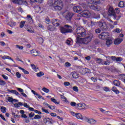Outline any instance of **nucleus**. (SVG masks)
<instances>
[{
    "label": "nucleus",
    "mask_w": 125,
    "mask_h": 125,
    "mask_svg": "<svg viewBox=\"0 0 125 125\" xmlns=\"http://www.w3.org/2000/svg\"><path fill=\"white\" fill-rule=\"evenodd\" d=\"M35 116V113L34 112H31L29 114V118H33Z\"/></svg>",
    "instance_id": "57"
},
{
    "label": "nucleus",
    "mask_w": 125,
    "mask_h": 125,
    "mask_svg": "<svg viewBox=\"0 0 125 125\" xmlns=\"http://www.w3.org/2000/svg\"><path fill=\"white\" fill-rule=\"evenodd\" d=\"M42 90L44 92H45V93H48V92H49V89L45 88V87H43V88L42 89Z\"/></svg>",
    "instance_id": "41"
},
{
    "label": "nucleus",
    "mask_w": 125,
    "mask_h": 125,
    "mask_svg": "<svg viewBox=\"0 0 125 125\" xmlns=\"http://www.w3.org/2000/svg\"><path fill=\"white\" fill-rule=\"evenodd\" d=\"M64 84L65 86H69L70 83L68 82H65L64 83Z\"/></svg>",
    "instance_id": "58"
},
{
    "label": "nucleus",
    "mask_w": 125,
    "mask_h": 125,
    "mask_svg": "<svg viewBox=\"0 0 125 125\" xmlns=\"http://www.w3.org/2000/svg\"><path fill=\"white\" fill-rule=\"evenodd\" d=\"M84 120L85 122H87V123L91 125H95V124H96V120L92 118H88L86 117H84Z\"/></svg>",
    "instance_id": "10"
},
{
    "label": "nucleus",
    "mask_w": 125,
    "mask_h": 125,
    "mask_svg": "<svg viewBox=\"0 0 125 125\" xmlns=\"http://www.w3.org/2000/svg\"><path fill=\"white\" fill-rule=\"evenodd\" d=\"M98 25L102 30H107V28H108V24L103 21H100L98 22Z\"/></svg>",
    "instance_id": "5"
},
{
    "label": "nucleus",
    "mask_w": 125,
    "mask_h": 125,
    "mask_svg": "<svg viewBox=\"0 0 125 125\" xmlns=\"http://www.w3.org/2000/svg\"><path fill=\"white\" fill-rule=\"evenodd\" d=\"M77 108L79 110H85V109H88L89 106L84 103L78 104Z\"/></svg>",
    "instance_id": "7"
},
{
    "label": "nucleus",
    "mask_w": 125,
    "mask_h": 125,
    "mask_svg": "<svg viewBox=\"0 0 125 125\" xmlns=\"http://www.w3.org/2000/svg\"><path fill=\"white\" fill-rule=\"evenodd\" d=\"M102 65H106V66H108L110 65V61L107 60L106 61H103V62L102 63Z\"/></svg>",
    "instance_id": "34"
},
{
    "label": "nucleus",
    "mask_w": 125,
    "mask_h": 125,
    "mask_svg": "<svg viewBox=\"0 0 125 125\" xmlns=\"http://www.w3.org/2000/svg\"><path fill=\"white\" fill-rule=\"evenodd\" d=\"M48 108H49L51 110H54L55 109V107L53 105H49Z\"/></svg>",
    "instance_id": "63"
},
{
    "label": "nucleus",
    "mask_w": 125,
    "mask_h": 125,
    "mask_svg": "<svg viewBox=\"0 0 125 125\" xmlns=\"http://www.w3.org/2000/svg\"><path fill=\"white\" fill-rule=\"evenodd\" d=\"M72 77L74 79H78V78H79V74H78V73H77L76 72H73Z\"/></svg>",
    "instance_id": "33"
},
{
    "label": "nucleus",
    "mask_w": 125,
    "mask_h": 125,
    "mask_svg": "<svg viewBox=\"0 0 125 125\" xmlns=\"http://www.w3.org/2000/svg\"><path fill=\"white\" fill-rule=\"evenodd\" d=\"M111 90H112V91H113V92H115L116 94H119V93H120V91L117 89V88L116 87H113L111 89Z\"/></svg>",
    "instance_id": "30"
},
{
    "label": "nucleus",
    "mask_w": 125,
    "mask_h": 125,
    "mask_svg": "<svg viewBox=\"0 0 125 125\" xmlns=\"http://www.w3.org/2000/svg\"><path fill=\"white\" fill-rule=\"evenodd\" d=\"M0 110L2 113H6V107L4 106H1L0 108Z\"/></svg>",
    "instance_id": "40"
},
{
    "label": "nucleus",
    "mask_w": 125,
    "mask_h": 125,
    "mask_svg": "<svg viewBox=\"0 0 125 125\" xmlns=\"http://www.w3.org/2000/svg\"><path fill=\"white\" fill-rule=\"evenodd\" d=\"M23 106H24V107H25V108H27L28 109H29V108L30 107V105H28V104H27V103H24L23 104Z\"/></svg>",
    "instance_id": "60"
},
{
    "label": "nucleus",
    "mask_w": 125,
    "mask_h": 125,
    "mask_svg": "<svg viewBox=\"0 0 125 125\" xmlns=\"http://www.w3.org/2000/svg\"><path fill=\"white\" fill-rule=\"evenodd\" d=\"M0 45H1V46H5V42L3 41H0Z\"/></svg>",
    "instance_id": "52"
},
{
    "label": "nucleus",
    "mask_w": 125,
    "mask_h": 125,
    "mask_svg": "<svg viewBox=\"0 0 125 125\" xmlns=\"http://www.w3.org/2000/svg\"><path fill=\"white\" fill-rule=\"evenodd\" d=\"M73 89L74 91H76V92H78V91H79V89H78V87H77V86H73Z\"/></svg>",
    "instance_id": "51"
},
{
    "label": "nucleus",
    "mask_w": 125,
    "mask_h": 125,
    "mask_svg": "<svg viewBox=\"0 0 125 125\" xmlns=\"http://www.w3.org/2000/svg\"><path fill=\"white\" fill-rule=\"evenodd\" d=\"M54 3L52 6L55 10H62L63 8V1L64 0H53Z\"/></svg>",
    "instance_id": "3"
},
{
    "label": "nucleus",
    "mask_w": 125,
    "mask_h": 125,
    "mask_svg": "<svg viewBox=\"0 0 125 125\" xmlns=\"http://www.w3.org/2000/svg\"><path fill=\"white\" fill-rule=\"evenodd\" d=\"M18 68L20 70H21V71L23 72V73H24V74H25V75H29V71L26 70L25 69H24L20 66H19Z\"/></svg>",
    "instance_id": "26"
},
{
    "label": "nucleus",
    "mask_w": 125,
    "mask_h": 125,
    "mask_svg": "<svg viewBox=\"0 0 125 125\" xmlns=\"http://www.w3.org/2000/svg\"><path fill=\"white\" fill-rule=\"evenodd\" d=\"M73 15L74 14L72 13H68L65 16V18L68 21H71V20L72 19V17H73Z\"/></svg>",
    "instance_id": "17"
},
{
    "label": "nucleus",
    "mask_w": 125,
    "mask_h": 125,
    "mask_svg": "<svg viewBox=\"0 0 125 125\" xmlns=\"http://www.w3.org/2000/svg\"><path fill=\"white\" fill-rule=\"evenodd\" d=\"M65 27H61L60 31L62 34H66V33H71L72 32V29H71V26L68 25H65L64 26Z\"/></svg>",
    "instance_id": "4"
},
{
    "label": "nucleus",
    "mask_w": 125,
    "mask_h": 125,
    "mask_svg": "<svg viewBox=\"0 0 125 125\" xmlns=\"http://www.w3.org/2000/svg\"><path fill=\"white\" fill-rule=\"evenodd\" d=\"M104 91H110V89L108 87H104Z\"/></svg>",
    "instance_id": "59"
},
{
    "label": "nucleus",
    "mask_w": 125,
    "mask_h": 125,
    "mask_svg": "<svg viewBox=\"0 0 125 125\" xmlns=\"http://www.w3.org/2000/svg\"><path fill=\"white\" fill-rule=\"evenodd\" d=\"M60 96H61V99H62L64 102L66 103V104H69L70 103V102L67 100V98L64 96V94H62V95L60 94Z\"/></svg>",
    "instance_id": "18"
},
{
    "label": "nucleus",
    "mask_w": 125,
    "mask_h": 125,
    "mask_svg": "<svg viewBox=\"0 0 125 125\" xmlns=\"http://www.w3.org/2000/svg\"><path fill=\"white\" fill-rule=\"evenodd\" d=\"M13 3L15 4H19L21 5L23 3V1L22 0H12Z\"/></svg>",
    "instance_id": "20"
},
{
    "label": "nucleus",
    "mask_w": 125,
    "mask_h": 125,
    "mask_svg": "<svg viewBox=\"0 0 125 125\" xmlns=\"http://www.w3.org/2000/svg\"><path fill=\"white\" fill-rule=\"evenodd\" d=\"M1 59H3V60H5V59H8L9 60H11L12 61H13V62H15L13 59L11 58V57L7 55H4L2 56Z\"/></svg>",
    "instance_id": "24"
},
{
    "label": "nucleus",
    "mask_w": 125,
    "mask_h": 125,
    "mask_svg": "<svg viewBox=\"0 0 125 125\" xmlns=\"http://www.w3.org/2000/svg\"><path fill=\"white\" fill-rule=\"evenodd\" d=\"M17 90L21 93L24 92V90L21 88H17Z\"/></svg>",
    "instance_id": "54"
},
{
    "label": "nucleus",
    "mask_w": 125,
    "mask_h": 125,
    "mask_svg": "<svg viewBox=\"0 0 125 125\" xmlns=\"http://www.w3.org/2000/svg\"><path fill=\"white\" fill-rule=\"evenodd\" d=\"M121 30L120 28H116L113 30L115 33H121Z\"/></svg>",
    "instance_id": "46"
},
{
    "label": "nucleus",
    "mask_w": 125,
    "mask_h": 125,
    "mask_svg": "<svg viewBox=\"0 0 125 125\" xmlns=\"http://www.w3.org/2000/svg\"><path fill=\"white\" fill-rule=\"evenodd\" d=\"M105 44L107 46V47H109L112 43H113V41L112 40V38L109 36L108 38H107L105 39Z\"/></svg>",
    "instance_id": "11"
},
{
    "label": "nucleus",
    "mask_w": 125,
    "mask_h": 125,
    "mask_svg": "<svg viewBox=\"0 0 125 125\" xmlns=\"http://www.w3.org/2000/svg\"><path fill=\"white\" fill-rule=\"evenodd\" d=\"M115 10H116V13H117V14H120V12L121 11V10H120V8H115Z\"/></svg>",
    "instance_id": "62"
},
{
    "label": "nucleus",
    "mask_w": 125,
    "mask_h": 125,
    "mask_svg": "<svg viewBox=\"0 0 125 125\" xmlns=\"http://www.w3.org/2000/svg\"><path fill=\"white\" fill-rule=\"evenodd\" d=\"M64 66H65V67H71V63L69 62H65Z\"/></svg>",
    "instance_id": "53"
},
{
    "label": "nucleus",
    "mask_w": 125,
    "mask_h": 125,
    "mask_svg": "<svg viewBox=\"0 0 125 125\" xmlns=\"http://www.w3.org/2000/svg\"><path fill=\"white\" fill-rule=\"evenodd\" d=\"M16 76L18 79H20V78H21V74L18 72L16 73Z\"/></svg>",
    "instance_id": "47"
},
{
    "label": "nucleus",
    "mask_w": 125,
    "mask_h": 125,
    "mask_svg": "<svg viewBox=\"0 0 125 125\" xmlns=\"http://www.w3.org/2000/svg\"><path fill=\"white\" fill-rule=\"evenodd\" d=\"M110 37V34L108 32H103L99 34V38L101 40H106Z\"/></svg>",
    "instance_id": "8"
},
{
    "label": "nucleus",
    "mask_w": 125,
    "mask_h": 125,
    "mask_svg": "<svg viewBox=\"0 0 125 125\" xmlns=\"http://www.w3.org/2000/svg\"><path fill=\"white\" fill-rule=\"evenodd\" d=\"M122 15V14H119V15L115 14L113 16V19H114V20H120Z\"/></svg>",
    "instance_id": "25"
},
{
    "label": "nucleus",
    "mask_w": 125,
    "mask_h": 125,
    "mask_svg": "<svg viewBox=\"0 0 125 125\" xmlns=\"http://www.w3.org/2000/svg\"><path fill=\"white\" fill-rule=\"evenodd\" d=\"M27 20L30 22V23H33V17L30 15H27Z\"/></svg>",
    "instance_id": "27"
},
{
    "label": "nucleus",
    "mask_w": 125,
    "mask_h": 125,
    "mask_svg": "<svg viewBox=\"0 0 125 125\" xmlns=\"http://www.w3.org/2000/svg\"><path fill=\"white\" fill-rule=\"evenodd\" d=\"M86 35L85 29L82 27H79L77 28L75 33L76 37L77 43L80 44H87L88 42H90L93 38L92 35H89L85 38H81L82 37H84Z\"/></svg>",
    "instance_id": "1"
},
{
    "label": "nucleus",
    "mask_w": 125,
    "mask_h": 125,
    "mask_svg": "<svg viewBox=\"0 0 125 125\" xmlns=\"http://www.w3.org/2000/svg\"><path fill=\"white\" fill-rule=\"evenodd\" d=\"M7 91L10 93H13V94H15V95H19V93L16 91V90H10L7 89Z\"/></svg>",
    "instance_id": "21"
},
{
    "label": "nucleus",
    "mask_w": 125,
    "mask_h": 125,
    "mask_svg": "<svg viewBox=\"0 0 125 125\" xmlns=\"http://www.w3.org/2000/svg\"><path fill=\"white\" fill-rule=\"evenodd\" d=\"M52 23L53 25H54V26H55V27H57L58 26L59 24H60V21L59 20H56L55 19H53L52 20Z\"/></svg>",
    "instance_id": "14"
},
{
    "label": "nucleus",
    "mask_w": 125,
    "mask_h": 125,
    "mask_svg": "<svg viewBox=\"0 0 125 125\" xmlns=\"http://www.w3.org/2000/svg\"><path fill=\"white\" fill-rule=\"evenodd\" d=\"M99 0H90L88 5L91 9L96 11H100L101 13H102V11H104V9H101L100 6L97 5V4H99Z\"/></svg>",
    "instance_id": "2"
},
{
    "label": "nucleus",
    "mask_w": 125,
    "mask_h": 125,
    "mask_svg": "<svg viewBox=\"0 0 125 125\" xmlns=\"http://www.w3.org/2000/svg\"><path fill=\"white\" fill-rule=\"evenodd\" d=\"M122 42H123V39L122 38H117L114 41V44H120Z\"/></svg>",
    "instance_id": "22"
},
{
    "label": "nucleus",
    "mask_w": 125,
    "mask_h": 125,
    "mask_svg": "<svg viewBox=\"0 0 125 125\" xmlns=\"http://www.w3.org/2000/svg\"><path fill=\"white\" fill-rule=\"evenodd\" d=\"M36 76L38 78H41V77H42V76H44V73L42 71H40L39 73H36Z\"/></svg>",
    "instance_id": "29"
},
{
    "label": "nucleus",
    "mask_w": 125,
    "mask_h": 125,
    "mask_svg": "<svg viewBox=\"0 0 125 125\" xmlns=\"http://www.w3.org/2000/svg\"><path fill=\"white\" fill-rule=\"evenodd\" d=\"M8 101L9 102H13V99L11 97H9L8 98Z\"/></svg>",
    "instance_id": "64"
},
{
    "label": "nucleus",
    "mask_w": 125,
    "mask_h": 125,
    "mask_svg": "<svg viewBox=\"0 0 125 125\" xmlns=\"http://www.w3.org/2000/svg\"><path fill=\"white\" fill-rule=\"evenodd\" d=\"M31 53L33 54V56H39V54H40V53H41V52H40L36 50H31Z\"/></svg>",
    "instance_id": "23"
},
{
    "label": "nucleus",
    "mask_w": 125,
    "mask_h": 125,
    "mask_svg": "<svg viewBox=\"0 0 125 125\" xmlns=\"http://www.w3.org/2000/svg\"><path fill=\"white\" fill-rule=\"evenodd\" d=\"M16 48H18L19 49H20L21 50H22L24 47L23 46L19 45H16Z\"/></svg>",
    "instance_id": "45"
},
{
    "label": "nucleus",
    "mask_w": 125,
    "mask_h": 125,
    "mask_svg": "<svg viewBox=\"0 0 125 125\" xmlns=\"http://www.w3.org/2000/svg\"><path fill=\"white\" fill-rule=\"evenodd\" d=\"M42 110L43 112H44V113H46V114H49V112L48 111V110L44 109V108L42 107Z\"/></svg>",
    "instance_id": "49"
},
{
    "label": "nucleus",
    "mask_w": 125,
    "mask_h": 125,
    "mask_svg": "<svg viewBox=\"0 0 125 125\" xmlns=\"http://www.w3.org/2000/svg\"><path fill=\"white\" fill-rule=\"evenodd\" d=\"M2 77L4 79V80H8V77H7L6 75L4 74H2L1 75Z\"/></svg>",
    "instance_id": "50"
},
{
    "label": "nucleus",
    "mask_w": 125,
    "mask_h": 125,
    "mask_svg": "<svg viewBox=\"0 0 125 125\" xmlns=\"http://www.w3.org/2000/svg\"><path fill=\"white\" fill-rule=\"evenodd\" d=\"M6 84V83H5L4 81L0 79V85L3 86V85H5Z\"/></svg>",
    "instance_id": "42"
},
{
    "label": "nucleus",
    "mask_w": 125,
    "mask_h": 125,
    "mask_svg": "<svg viewBox=\"0 0 125 125\" xmlns=\"http://www.w3.org/2000/svg\"><path fill=\"white\" fill-rule=\"evenodd\" d=\"M45 21L46 24H49L50 23V20L49 19H46Z\"/></svg>",
    "instance_id": "61"
},
{
    "label": "nucleus",
    "mask_w": 125,
    "mask_h": 125,
    "mask_svg": "<svg viewBox=\"0 0 125 125\" xmlns=\"http://www.w3.org/2000/svg\"><path fill=\"white\" fill-rule=\"evenodd\" d=\"M6 32L8 34H9V35H12V34H13V32H12V31L7 29L6 30Z\"/></svg>",
    "instance_id": "56"
},
{
    "label": "nucleus",
    "mask_w": 125,
    "mask_h": 125,
    "mask_svg": "<svg viewBox=\"0 0 125 125\" xmlns=\"http://www.w3.org/2000/svg\"><path fill=\"white\" fill-rule=\"evenodd\" d=\"M108 13L109 15H112L114 16L116 13H115V10L113 8V6H110L108 9Z\"/></svg>",
    "instance_id": "13"
},
{
    "label": "nucleus",
    "mask_w": 125,
    "mask_h": 125,
    "mask_svg": "<svg viewBox=\"0 0 125 125\" xmlns=\"http://www.w3.org/2000/svg\"><path fill=\"white\" fill-rule=\"evenodd\" d=\"M51 101H52V102H53V103H55V104H56V105H59V104H60L59 102H57L56 99L53 98H51Z\"/></svg>",
    "instance_id": "39"
},
{
    "label": "nucleus",
    "mask_w": 125,
    "mask_h": 125,
    "mask_svg": "<svg viewBox=\"0 0 125 125\" xmlns=\"http://www.w3.org/2000/svg\"><path fill=\"white\" fill-rule=\"evenodd\" d=\"M31 66L32 68L33 69V70H34V71H35V72H38V71H39V67H37L35 65V64H31Z\"/></svg>",
    "instance_id": "28"
},
{
    "label": "nucleus",
    "mask_w": 125,
    "mask_h": 125,
    "mask_svg": "<svg viewBox=\"0 0 125 125\" xmlns=\"http://www.w3.org/2000/svg\"><path fill=\"white\" fill-rule=\"evenodd\" d=\"M9 25L11 28H13L16 25V22L14 21H11L9 22Z\"/></svg>",
    "instance_id": "35"
},
{
    "label": "nucleus",
    "mask_w": 125,
    "mask_h": 125,
    "mask_svg": "<svg viewBox=\"0 0 125 125\" xmlns=\"http://www.w3.org/2000/svg\"><path fill=\"white\" fill-rule=\"evenodd\" d=\"M70 113L73 117H76L78 120H82L84 121V117H83V115L81 113H75L74 111H71Z\"/></svg>",
    "instance_id": "6"
},
{
    "label": "nucleus",
    "mask_w": 125,
    "mask_h": 125,
    "mask_svg": "<svg viewBox=\"0 0 125 125\" xmlns=\"http://www.w3.org/2000/svg\"><path fill=\"white\" fill-rule=\"evenodd\" d=\"M96 63H98V64H101V65H102V63H103V60H102V59H96Z\"/></svg>",
    "instance_id": "31"
},
{
    "label": "nucleus",
    "mask_w": 125,
    "mask_h": 125,
    "mask_svg": "<svg viewBox=\"0 0 125 125\" xmlns=\"http://www.w3.org/2000/svg\"><path fill=\"white\" fill-rule=\"evenodd\" d=\"M118 5L119 6V7H125V2L123 1H121L119 4Z\"/></svg>",
    "instance_id": "32"
},
{
    "label": "nucleus",
    "mask_w": 125,
    "mask_h": 125,
    "mask_svg": "<svg viewBox=\"0 0 125 125\" xmlns=\"http://www.w3.org/2000/svg\"><path fill=\"white\" fill-rule=\"evenodd\" d=\"M66 43L68 45H72L73 44V41L71 39H68L66 41Z\"/></svg>",
    "instance_id": "37"
},
{
    "label": "nucleus",
    "mask_w": 125,
    "mask_h": 125,
    "mask_svg": "<svg viewBox=\"0 0 125 125\" xmlns=\"http://www.w3.org/2000/svg\"><path fill=\"white\" fill-rule=\"evenodd\" d=\"M111 59L113 61H116V62H121V61H123V58L121 57L116 58L115 56H112Z\"/></svg>",
    "instance_id": "15"
},
{
    "label": "nucleus",
    "mask_w": 125,
    "mask_h": 125,
    "mask_svg": "<svg viewBox=\"0 0 125 125\" xmlns=\"http://www.w3.org/2000/svg\"><path fill=\"white\" fill-rule=\"evenodd\" d=\"M25 30L30 34H34L35 33V30L30 26L25 28Z\"/></svg>",
    "instance_id": "19"
},
{
    "label": "nucleus",
    "mask_w": 125,
    "mask_h": 125,
    "mask_svg": "<svg viewBox=\"0 0 125 125\" xmlns=\"http://www.w3.org/2000/svg\"><path fill=\"white\" fill-rule=\"evenodd\" d=\"M83 10V9L80 6H74L73 7V11L74 12H76L79 13V12H81Z\"/></svg>",
    "instance_id": "12"
},
{
    "label": "nucleus",
    "mask_w": 125,
    "mask_h": 125,
    "mask_svg": "<svg viewBox=\"0 0 125 125\" xmlns=\"http://www.w3.org/2000/svg\"><path fill=\"white\" fill-rule=\"evenodd\" d=\"M113 83L114 85H116V86H119L120 84H121V83H120V81L117 80H115L113 82Z\"/></svg>",
    "instance_id": "36"
},
{
    "label": "nucleus",
    "mask_w": 125,
    "mask_h": 125,
    "mask_svg": "<svg viewBox=\"0 0 125 125\" xmlns=\"http://www.w3.org/2000/svg\"><path fill=\"white\" fill-rule=\"evenodd\" d=\"M91 15L89 11H83L81 14H79V16H83V17H86L89 18Z\"/></svg>",
    "instance_id": "9"
},
{
    "label": "nucleus",
    "mask_w": 125,
    "mask_h": 125,
    "mask_svg": "<svg viewBox=\"0 0 125 125\" xmlns=\"http://www.w3.org/2000/svg\"><path fill=\"white\" fill-rule=\"evenodd\" d=\"M70 105L72 107H76V106H77V103H76V102H72L70 103Z\"/></svg>",
    "instance_id": "48"
},
{
    "label": "nucleus",
    "mask_w": 125,
    "mask_h": 125,
    "mask_svg": "<svg viewBox=\"0 0 125 125\" xmlns=\"http://www.w3.org/2000/svg\"><path fill=\"white\" fill-rule=\"evenodd\" d=\"M47 29L49 31H53L54 30V27H53L52 25H50L47 27Z\"/></svg>",
    "instance_id": "43"
},
{
    "label": "nucleus",
    "mask_w": 125,
    "mask_h": 125,
    "mask_svg": "<svg viewBox=\"0 0 125 125\" xmlns=\"http://www.w3.org/2000/svg\"><path fill=\"white\" fill-rule=\"evenodd\" d=\"M39 42L40 43H43V39L42 38H39Z\"/></svg>",
    "instance_id": "55"
},
{
    "label": "nucleus",
    "mask_w": 125,
    "mask_h": 125,
    "mask_svg": "<svg viewBox=\"0 0 125 125\" xmlns=\"http://www.w3.org/2000/svg\"><path fill=\"white\" fill-rule=\"evenodd\" d=\"M34 120H38V119H42V116L39 115H36L34 118Z\"/></svg>",
    "instance_id": "44"
},
{
    "label": "nucleus",
    "mask_w": 125,
    "mask_h": 125,
    "mask_svg": "<svg viewBox=\"0 0 125 125\" xmlns=\"http://www.w3.org/2000/svg\"><path fill=\"white\" fill-rule=\"evenodd\" d=\"M32 93H33L34 95H36L37 96L38 98L39 99H42L43 100H44V98L42 97L41 95L39 94L38 93H37L36 91H35L34 90H31Z\"/></svg>",
    "instance_id": "16"
},
{
    "label": "nucleus",
    "mask_w": 125,
    "mask_h": 125,
    "mask_svg": "<svg viewBox=\"0 0 125 125\" xmlns=\"http://www.w3.org/2000/svg\"><path fill=\"white\" fill-rule=\"evenodd\" d=\"M25 23H26V21H21L20 24V28H23L25 26Z\"/></svg>",
    "instance_id": "38"
}]
</instances>
